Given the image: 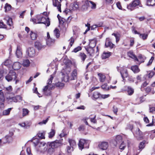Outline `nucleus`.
Wrapping results in <instances>:
<instances>
[{
    "label": "nucleus",
    "mask_w": 155,
    "mask_h": 155,
    "mask_svg": "<svg viewBox=\"0 0 155 155\" xmlns=\"http://www.w3.org/2000/svg\"><path fill=\"white\" fill-rule=\"evenodd\" d=\"M62 139L56 140L54 141L48 142L47 145L50 147L48 150V152L50 153L54 152L53 149L57 148L62 145Z\"/></svg>",
    "instance_id": "nucleus-1"
},
{
    "label": "nucleus",
    "mask_w": 155,
    "mask_h": 155,
    "mask_svg": "<svg viewBox=\"0 0 155 155\" xmlns=\"http://www.w3.org/2000/svg\"><path fill=\"white\" fill-rule=\"evenodd\" d=\"M138 6L140 7L142 6L140 0H134L127 5V8L128 10L132 11L138 8L137 6Z\"/></svg>",
    "instance_id": "nucleus-2"
},
{
    "label": "nucleus",
    "mask_w": 155,
    "mask_h": 155,
    "mask_svg": "<svg viewBox=\"0 0 155 155\" xmlns=\"http://www.w3.org/2000/svg\"><path fill=\"white\" fill-rule=\"evenodd\" d=\"M16 78L17 75L16 73L13 71H10L9 74L5 77L6 79L8 81H10L12 80L15 81L16 84L19 81L17 79L16 80Z\"/></svg>",
    "instance_id": "nucleus-3"
},
{
    "label": "nucleus",
    "mask_w": 155,
    "mask_h": 155,
    "mask_svg": "<svg viewBox=\"0 0 155 155\" xmlns=\"http://www.w3.org/2000/svg\"><path fill=\"white\" fill-rule=\"evenodd\" d=\"M89 7H91V8L94 9L96 8V5L92 1L86 0L84 4L82 6V9L84 10H86Z\"/></svg>",
    "instance_id": "nucleus-4"
},
{
    "label": "nucleus",
    "mask_w": 155,
    "mask_h": 155,
    "mask_svg": "<svg viewBox=\"0 0 155 155\" xmlns=\"http://www.w3.org/2000/svg\"><path fill=\"white\" fill-rule=\"evenodd\" d=\"M41 19V21H40V22H37L36 19L34 18L32 19L31 21L35 24H44L47 26H48L50 25L49 19L48 17L42 16Z\"/></svg>",
    "instance_id": "nucleus-5"
},
{
    "label": "nucleus",
    "mask_w": 155,
    "mask_h": 155,
    "mask_svg": "<svg viewBox=\"0 0 155 155\" xmlns=\"http://www.w3.org/2000/svg\"><path fill=\"white\" fill-rule=\"evenodd\" d=\"M87 140L84 139H81L79 141V143L78 144L79 148L82 150L84 148H88L89 144L88 143Z\"/></svg>",
    "instance_id": "nucleus-6"
},
{
    "label": "nucleus",
    "mask_w": 155,
    "mask_h": 155,
    "mask_svg": "<svg viewBox=\"0 0 155 155\" xmlns=\"http://www.w3.org/2000/svg\"><path fill=\"white\" fill-rule=\"evenodd\" d=\"M26 53L28 57H34L36 55L35 49L33 47L29 48L26 50Z\"/></svg>",
    "instance_id": "nucleus-7"
},
{
    "label": "nucleus",
    "mask_w": 155,
    "mask_h": 155,
    "mask_svg": "<svg viewBox=\"0 0 155 155\" xmlns=\"http://www.w3.org/2000/svg\"><path fill=\"white\" fill-rule=\"evenodd\" d=\"M96 44V41L94 40H92L90 42L89 46L90 48L87 49L86 50L90 55H91V53L93 52V49L92 48L95 46Z\"/></svg>",
    "instance_id": "nucleus-8"
},
{
    "label": "nucleus",
    "mask_w": 155,
    "mask_h": 155,
    "mask_svg": "<svg viewBox=\"0 0 155 155\" xmlns=\"http://www.w3.org/2000/svg\"><path fill=\"white\" fill-rule=\"evenodd\" d=\"M108 145L109 143L108 142L104 141L99 142L98 146L100 149L104 150L107 149Z\"/></svg>",
    "instance_id": "nucleus-9"
},
{
    "label": "nucleus",
    "mask_w": 155,
    "mask_h": 155,
    "mask_svg": "<svg viewBox=\"0 0 155 155\" xmlns=\"http://www.w3.org/2000/svg\"><path fill=\"white\" fill-rule=\"evenodd\" d=\"M33 141V142L35 147L37 146L40 147L44 146L46 144V143L45 142L38 140L37 139H34Z\"/></svg>",
    "instance_id": "nucleus-10"
},
{
    "label": "nucleus",
    "mask_w": 155,
    "mask_h": 155,
    "mask_svg": "<svg viewBox=\"0 0 155 155\" xmlns=\"http://www.w3.org/2000/svg\"><path fill=\"white\" fill-rule=\"evenodd\" d=\"M54 87H51L50 88L48 85H47L43 89V92L44 94L46 96L50 95L51 94V89H52Z\"/></svg>",
    "instance_id": "nucleus-11"
},
{
    "label": "nucleus",
    "mask_w": 155,
    "mask_h": 155,
    "mask_svg": "<svg viewBox=\"0 0 155 155\" xmlns=\"http://www.w3.org/2000/svg\"><path fill=\"white\" fill-rule=\"evenodd\" d=\"M4 101L3 93L1 90H0V109L3 108L4 107Z\"/></svg>",
    "instance_id": "nucleus-12"
},
{
    "label": "nucleus",
    "mask_w": 155,
    "mask_h": 155,
    "mask_svg": "<svg viewBox=\"0 0 155 155\" xmlns=\"http://www.w3.org/2000/svg\"><path fill=\"white\" fill-rule=\"evenodd\" d=\"M125 91L127 93L128 95H132L134 92V89L130 86H125L124 87Z\"/></svg>",
    "instance_id": "nucleus-13"
},
{
    "label": "nucleus",
    "mask_w": 155,
    "mask_h": 155,
    "mask_svg": "<svg viewBox=\"0 0 155 155\" xmlns=\"http://www.w3.org/2000/svg\"><path fill=\"white\" fill-rule=\"evenodd\" d=\"M120 73L124 81L125 80V78L129 76L127 70L126 68H124L120 71Z\"/></svg>",
    "instance_id": "nucleus-14"
},
{
    "label": "nucleus",
    "mask_w": 155,
    "mask_h": 155,
    "mask_svg": "<svg viewBox=\"0 0 155 155\" xmlns=\"http://www.w3.org/2000/svg\"><path fill=\"white\" fill-rule=\"evenodd\" d=\"M35 46L38 50L44 48L45 47V45H43L41 42L39 41H36L35 42Z\"/></svg>",
    "instance_id": "nucleus-15"
},
{
    "label": "nucleus",
    "mask_w": 155,
    "mask_h": 155,
    "mask_svg": "<svg viewBox=\"0 0 155 155\" xmlns=\"http://www.w3.org/2000/svg\"><path fill=\"white\" fill-rule=\"evenodd\" d=\"M145 143L146 141L145 140H143L140 143L138 146L139 149L138 150L139 151L138 153H136L135 155H138L139 153L145 147Z\"/></svg>",
    "instance_id": "nucleus-16"
},
{
    "label": "nucleus",
    "mask_w": 155,
    "mask_h": 155,
    "mask_svg": "<svg viewBox=\"0 0 155 155\" xmlns=\"http://www.w3.org/2000/svg\"><path fill=\"white\" fill-rule=\"evenodd\" d=\"M13 140L12 137L9 135H7L2 139L3 143H9L12 141Z\"/></svg>",
    "instance_id": "nucleus-17"
},
{
    "label": "nucleus",
    "mask_w": 155,
    "mask_h": 155,
    "mask_svg": "<svg viewBox=\"0 0 155 155\" xmlns=\"http://www.w3.org/2000/svg\"><path fill=\"white\" fill-rule=\"evenodd\" d=\"M144 101V97L143 96L141 97H137L135 101V103L134 104H139L143 102Z\"/></svg>",
    "instance_id": "nucleus-18"
},
{
    "label": "nucleus",
    "mask_w": 155,
    "mask_h": 155,
    "mask_svg": "<svg viewBox=\"0 0 155 155\" xmlns=\"http://www.w3.org/2000/svg\"><path fill=\"white\" fill-rule=\"evenodd\" d=\"M16 55L18 58L21 57L22 55L21 48L19 46H18L16 50Z\"/></svg>",
    "instance_id": "nucleus-19"
},
{
    "label": "nucleus",
    "mask_w": 155,
    "mask_h": 155,
    "mask_svg": "<svg viewBox=\"0 0 155 155\" xmlns=\"http://www.w3.org/2000/svg\"><path fill=\"white\" fill-rule=\"evenodd\" d=\"M114 46V45L111 41H109L107 39L105 44V46L106 48L110 47V48L112 49Z\"/></svg>",
    "instance_id": "nucleus-20"
},
{
    "label": "nucleus",
    "mask_w": 155,
    "mask_h": 155,
    "mask_svg": "<svg viewBox=\"0 0 155 155\" xmlns=\"http://www.w3.org/2000/svg\"><path fill=\"white\" fill-rule=\"evenodd\" d=\"M21 66V64L19 62H15L13 65V68L15 70H17L20 68Z\"/></svg>",
    "instance_id": "nucleus-21"
},
{
    "label": "nucleus",
    "mask_w": 155,
    "mask_h": 155,
    "mask_svg": "<svg viewBox=\"0 0 155 155\" xmlns=\"http://www.w3.org/2000/svg\"><path fill=\"white\" fill-rule=\"evenodd\" d=\"M128 55L130 58L134 59L135 61H139V59L137 57L133 54V52L129 51L127 53Z\"/></svg>",
    "instance_id": "nucleus-22"
},
{
    "label": "nucleus",
    "mask_w": 155,
    "mask_h": 155,
    "mask_svg": "<svg viewBox=\"0 0 155 155\" xmlns=\"http://www.w3.org/2000/svg\"><path fill=\"white\" fill-rule=\"evenodd\" d=\"M110 96L109 94H101L100 93H97V101L101 98L105 99Z\"/></svg>",
    "instance_id": "nucleus-23"
},
{
    "label": "nucleus",
    "mask_w": 155,
    "mask_h": 155,
    "mask_svg": "<svg viewBox=\"0 0 155 155\" xmlns=\"http://www.w3.org/2000/svg\"><path fill=\"white\" fill-rule=\"evenodd\" d=\"M55 74V73H54L53 74L51 75L50 76V78L49 79L48 81L47 85H48L50 88H51V87H54V86L51 84L52 82V80L54 78L53 75H54V74Z\"/></svg>",
    "instance_id": "nucleus-24"
},
{
    "label": "nucleus",
    "mask_w": 155,
    "mask_h": 155,
    "mask_svg": "<svg viewBox=\"0 0 155 155\" xmlns=\"http://www.w3.org/2000/svg\"><path fill=\"white\" fill-rule=\"evenodd\" d=\"M77 78V71L76 70L74 69L71 74V80H74Z\"/></svg>",
    "instance_id": "nucleus-25"
},
{
    "label": "nucleus",
    "mask_w": 155,
    "mask_h": 155,
    "mask_svg": "<svg viewBox=\"0 0 155 155\" xmlns=\"http://www.w3.org/2000/svg\"><path fill=\"white\" fill-rule=\"evenodd\" d=\"M61 78L62 80L65 82H67L69 80V77L67 74H62Z\"/></svg>",
    "instance_id": "nucleus-26"
},
{
    "label": "nucleus",
    "mask_w": 155,
    "mask_h": 155,
    "mask_svg": "<svg viewBox=\"0 0 155 155\" xmlns=\"http://www.w3.org/2000/svg\"><path fill=\"white\" fill-rule=\"evenodd\" d=\"M111 52H104L101 55V58L103 59H105L109 58Z\"/></svg>",
    "instance_id": "nucleus-27"
},
{
    "label": "nucleus",
    "mask_w": 155,
    "mask_h": 155,
    "mask_svg": "<svg viewBox=\"0 0 155 155\" xmlns=\"http://www.w3.org/2000/svg\"><path fill=\"white\" fill-rule=\"evenodd\" d=\"M115 141L116 144H119L123 142L122 141V137L121 136L118 135L116 136V137Z\"/></svg>",
    "instance_id": "nucleus-28"
},
{
    "label": "nucleus",
    "mask_w": 155,
    "mask_h": 155,
    "mask_svg": "<svg viewBox=\"0 0 155 155\" xmlns=\"http://www.w3.org/2000/svg\"><path fill=\"white\" fill-rule=\"evenodd\" d=\"M131 69L135 73H138L140 71V70L137 65H134L132 66L131 68Z\"/></svg>",
    "instance_id": "nucleus-29"
},
{
    "label": "nucleus",
    "mask_w": 155,
    "mask_h": 155,
    "mask_svg": "<svg viewBox=\"0 0 155 155\" xmlns=\"http://www.w3.org/2000/svg\"><path fill=\"white\" fill-rule=\"evenodd\" d=\"M74 150V147L70 146H68L66 148V151L68 155H71V152Z\"/></svg>",
    "instance_id": "nucleus-30"
},
{
    "label": "nucleus",
    "mask_w": 155,
    "mask_h": 155,
    "mask_svg": "<svg viewBox=\"0 0 155 155\" xmlns=\"http://www.w3.org/2000/svg\"><path fill=\"white\" fill-rule=\"evenodd\" d=\"M99 80L100 82H103L104 81L106 77L102 73H99L97 74Z\"/></svg>",
    "instance_id": "nucleus-31"
},
{
    "label": "nucleus",
    "mask_w": 155,
    "mask_h": 155,
    "mask_svg": "<svg viewBox=\"0 0 155 155\" xmlns=\"http://www.w3.org/2000/svg\"><path fill=\"white\" fill-rule=\"evenodd\" d=\"M68 141L69 143V146L74 147L76 146V143L74 140L71 139H68Z\"/></svg>",
    "instance_id": "nucleus-32"
},
{
    "label": "nucleus",
    "mask_w": 155,
    "mask_h": 155,
    "mask_svg": "<svg viewBox=\"0 0 155 155\" xmlns=\"http://www.w3.org/2000/svg\"><path fill=\"white\" fill-rule=\"evenodd\" d=\"M58 18L59 20L60 25L61 26L63 25L65 22V19L59 16V15H58Z\"/></svg>",
    "instance_id": "nucleus-33"
},
{
    "label": "nucleus",
    "mask_w": 155,
    "mask_h": 155,
    "mask_svg": "<svg viewBox=\"0 0 155 155\" xmlns=\"http://www.w3.org/2000/svg\"><path fill=\"white\" fill-rule=\"evenodd\" d=\"M54 39H52L51 38H49L48 39V40L47 41V44L48 46H51L54 44Z\"/></svg>",
    "instance_id": "nucleus-34"
},
{
    "label": "nucleus",
    "mask_w": 155,
    "mask_h": 155,
    "mask_svg": "<svg viewBox=\"0 0 155 155\" xmlns=\"http://www.w3.org/2000/svg\"><path fill=\"white\" fill-rule=\"evenodd\" d=\"M147 5L149 6H155V0H147Z\"/></svg>",
    "instance_id": "nucleus-35"
},
{
    "label": "nucleus",
    "mask_w": 155,
    "mask_h": 155,
    "mask_svg": "<svg viewBox=\"0 0 155 155\" xmlns=\"http://www.w3.org/2000/svg\"><path fill=\"white\" fill-rule=\"evenodd\" d=\"M37 135L38 137L41 139H44L45 138V132L44 131L41 132L40 131L37 134Z\"/></svg>",
    "instance_id": "nucleus-36"
},
{
    "label": "nucleus",
    "mask_w": 155,
    "mask_h": 155,
    "mask_svg": "<svg viewBox=\"0 0 155 155\" xmlns=\"http://www.w3.org/2000/svg\"><path fill=\"white\" fill-rule=\"evenodd\" d=\"M19 125H20L21 127H23L24 128L27 129L30 126L29 125H28V122H24L21 124H19Z\"/></svg>",
    "instance_id": "nucleus-37"
},
{
    "label": "nucleus",
    "mask_w": 155,
    "mask_h": 155,
    "mask_svg": "<svg viewBox=\"0 0 155 155\" xmlns=\"http://www.w3.org/2000/svg\"><path fill=\"white\" fill-rule=\"evenodd\" d=\"M55 133V130L51 129V132L48 133V137L51 138L53 137Z\"/></svg>",
    "instance_id": "nucleus-38"
},
{
    "label": "nucleus",
    "mask_w": 155,
    "mask_h": 155,
    "mask_svg": "<svg viewBox=\"0 0 155 155\" xmlns=\"http://www.w3.org/2000/svg\"><path fill=\"white\" fill-rule=\"evenodd\" d=\"M12 108H8L6 110H4L3 112V114L4 115H9L12 110Z\"/></svg>",
    "instance_id": "nucleus-39"
},
{
    "label": "nucleus",
    "mask_w": 155,
    "mask_h": 155,
    "mask_svg": "<svg viewBox=\"0 0 155 155\" xmlns=\"http://www.w3.org/2000/svg\"><path fill=\"white\" fill-rule=\"evenodd\" d=\"M30 64L29 61L28 59L24 60L22 63V65L24 66L28 67Z\"/></svg>",
    "instance_id": "nucleus-40"
},
{
    "label": "nucleus",
    "mask_w": 155,
    "mask_h": 155,
    "mask_svg": "<svg viewBox=\"0 0 155 155\" xmlns=\"http://www.w3.org/2000/svg\"><path fill=\"white\" fill-rule=\"evenodd\" d=\"M55 85L57 87L62 88L64 87V84L63 83L60 82H58L57 83H55Z\"/></svg>",
    "instance_id": "nucleus-41"
},
{
    "label": "nucleus",
    "mask_w": 155,
    "mask_h": 155,
    "mask_svg": "<svg viewBox=\"0 0 155 155\" xmlns=\"http://www.w3.org/2000/svg\"><path fill=\"white\" fill-rule=\"evenodd\" d=\"M31 39L32 40H35L37 37V35L35 33H33L32 31L30 34Z\"/></svg>",
    "instance_id": "nucleus-42"
},
{
    "label": "nucleus",
    "mask_w": 155,
    "mask_h": 155,
    "mask_svg": "<svg viewBox=\"0 0 155 155\" xmlns=\"http://www.w3.org/2000/svg\"><path fill=\"white\" fill-rule=\"evenodd\" d=\"M107 84L105 83L102 85L101 86V87L103 90L106 91H107L109 90V87H107Z\"/></svg>",
    "instance_id": "nucleus-43"
},
{
    "label": "nucleus",
    "mask_w": 155,
    "mask_h": 155,
    "mask_svg": "<svg viewBox=\"0 0 155 155\" xmlns=\"http://www.w3.org/2000/svg\"><path fill=\"white\" fill-rule=\"evenodd\" d=\"M149 33L147 34H140V36H141V37L143 40H146L147 39Z\"/></svg>",
    "instance_id": "nucleus-44"
},
{
    "label": "nucleus",
    "mask_w": 155,
    "mask_h": 155,
    "mask_svg": "<svg viewBox=\"0 0 155 155\" xmlns=\"http://www.w3.org/2000/svg\"><path fill=\"white\" fill-rule=\"evenodd\" d=\"M136 134L137 135V137H140L142 135V132L138 128H137L136 130Z\"/></svg>",
    "instance_id": "nucleus-45"
},
{
    "label": "nucleus",
    "mask_w": 155,
    "mask_h": 155,
    "mask_svg": "<svg viewBox=\"0 0 155 155\" xmlns=\"http://www.w3.org/2000/svg\"><path fill=\"white\" fill-rule=\"evenodd\" d=\"M11 8V6L10 5L8 4H6L5 6V12H6L7 11L10 10Z\"/></svg>",
    "instance_id": "nucleus-46"
},
{
    "label": "nucleus",
    "mask_w": 155,
    "mask_h": 155,
    "mask_svg": "<svg viewBox=\"0 0 155 155\" xmlns=\"http://www.w3.org/2000/svg\"><path fill=\"white\" fill-rule=\"evenodd\" d=\"M81 59L84 61L86 58V55L84 53H81L80 54Z\"/></svg>",
    "instance_id": "nucleus-47"
},
{
    "label": "nucleus",
    "mask_w": 155,
    "mask_h": 155,
    "mask_svg": "<svg viewBox=\"0 0 155 155\" xmlns=\"http://www.w3.org/2000/svg\"><path fill=\"white\" fill-rule=\"evenodd\" d=\"M23 116H25L27 115L29 113V110L27 109L23 108L22 109Z\"/></svg>",
    "instance_id": "nucleus-48"
},
{
    "label": "nucleus",
    "mask_w": 155,
    "mask_h": 155,
    "mask_svg": "<svg viewBox=\"0 0 155 155\" xmlns=\"http://www.w3.org/2000/svg\"><path fill=\"white\" fill-rule=\"evenodd\" d=\"M7 23L9 26H12L13 24L12 19L11 18H8L7 20Z\"/></svg>",
    "instance_id": "nucleus-49"
},
{
    "label": "nucleus",
    "mask_w": 155,
    "mask_h": 155,
    "mask_svg": "<svg viewBox=\"0 0 155 155\" xmlns=\"http://www.w3.org/2000/svg\"><path fill=\"white\" fill-rule=\"evenodd\" d=\"M54 34L57 38H58L60 36V33L58 29L56 28L54 31Z\"/></svg>",
    "instance_id": "nucleus-50"
},
{
    "label": "nucleus",
    "mask_w": 155,
    "mask_h": 155,
    "mask_svg": "<svg viewBox=\"0 0 155 155\" xmlns=\"http://www.w3.org/2000/svg\"><path fill=\"white\" fill-rule=\"evenodd\" d=\"M125 147V145L124 143V142H122L119 146V149L122 150H123Z\"/></svg>",
    "instance_id": "nucleus-51"
},
{
    "label": "nucleus",
    "mask_w": 155,
    "mask_h": 155,
    "mask_svg": "<svg viewBox=\"0 0 155 155\" xmlns=\"http://www.w3.org/2000/svg\"><path fill=\"white\" fill-rule=\"evenodd\" d=\"M92 99L94 101H96L97 99V92H95L93 94L92 97Z\"/></svg>",
    "instance_id": "nucleus-52"
},
{
    "label": "nucleus",
    "mask_w": 155,
    "mask_h": 155,
    "mask_svg": "<svg viewBox=\"0 0 155 155\" xmlns=\"http://www.w3.org/2000/svg\"><path fill=\"white\" fill-rule=\"evenodd\" d=\"M42 15H38L36 17V21L37 22H40V21H41L42 20Z\"/></svg>",
    "instance_id": "nucleus-53"
},
{
    "label": "nucleus",
    "mask_w": 155,
    "mask_h": 155,
    "mask_svg": "<svg viewBox=\"0 0 155 155\" xmlns=\"http://www.w3.org/2000/svg\"><path fill=\"white\" fill-rule=\"evenodd\" d=\"M155 74V72L152 71L150 72L147 75H146V76H147L149 78H151Z\"/></svg>",
    "instance_id": "nucleus-54"
},
{
    "label": "nucleus",
    "mask_w": 155,
    "mask_h": 155,
    "mask_svg": "<svg viewBox=\"0 0 155 155\" xmlns=\"http://www.w3.org/2000/svg\"><path fill=\"white\" fill-rule=\"evenodd\" d=\"M81 48L80 46H78L74 49L73 52L76 53L79 51H80L81 50Z\"/></svg>",
    "instance_id": "nucleus-55"
},
{
    "label": "nucleus",
    "mask_w": 155,
    "mask_h": 155,
    "mask_svg": "<svg viewBox=\"0 0 155 155\" xmlns=\"http://www.w3.org/2000/svg\"><path fill=\"white\" fill-rule=\"evenodd\" d=\"M69 41H70L69 44L70 45V47H71L72 46V45L74 42V38L72 37H71L70 39L69 40Z\"/></svg>",
    "instance_id": "nucleus-56"
},
{
    "label": "nucleus",
    "mask_w": 155,
    "mask_h": 155,
    "mask_svg": "<svg viewBox=\"0 0 155 155\" xmlns=\"http://www.w3.org/2000/svg\"><path fill=\"white\" fill-rule=\"evenodd\" d=\"M78 8V5L76 3H74L72 5V8L73 9H77Z\"/></svg>",
    "instance_id": "nucleus-57"
},
{
    "label": "nucleus",
    "mask_w": 155,
    "mask_h": 155,
    "mask_svg": "<svg viewBox=\"0 0 155 155\" xmlns=\"http://www.w3.org/2000/svg\"><path fill=\"white\" fill-rule=\"evenodd\" d=\"M48 120V118H47L46 120H43L42 122H39L38 124L40 125H41L42 124H45Z\"/></svg>",
    "instance_id": "nucleus-58"
},
{
    "label": "nucleus",
    "mask_w": 155,
    "mask_h": 155,
    "mask_svg": "<svg viewBox=\"0 0 155 155\" xmlns=\"http://www.w3.org/2000/svg\"><path fill=\"white\" fill-rule=\"evenodd\" d=\"M113 111L115 114H117V113L118 111V108L115 106H114L113 107Z\"/></svg>",
    "instance_id": "nucleus-59"
},
{
    "label": "nucleus",
    "mask_w": 155,
    "mask_h": 155,
    "mask_svg": "<svg viewBox=\"0 0 155 155\" xmlns=\"http://www.w3.org/2000/svg\"><path fill=\"white\" fill-rule=\"evenodd\" d=\"M154 59V57H153V56L152 57H151L148 63L147 64V65L149 66V65H150V64H152Z\"/></svg>",
    "instance_id": "nucleus-60"
},
{
    "label": "nucleus",
    "mask_w": 155,
    "mask_h": 155,
    "mask_svg": "<svg viewBox=\"0 0 155 155\" xmlns=\"http://www.w3.org/2000/svg\"><path fill=\"white\" fill-rule=\"evenodd\" d=\"M26 11L25 10L21 13L20 14L19 17L20 18H23L24 16V14L25 12Z\"/></svg>",
    "instance_id": "nucleus-61"
},
{
    "label": "nucleus",
    "mask_w": 155,
    "mask_h": 155,
    "mask_svg": "<svg viewBox=\"0 0 155 155\" xmlns=\"http://www.w3.org/2000/svg\"><path fill=\"white\" fill-rule=\"evenodd\" d=\"M153 111H155V107H149V112L150 113H153Z\"/></svg>",
    "instance_id": "nucleus-62"
},
{
    "label": "nucleus",
    "mask_w": 155,
    "mask_h": 155,
    "mask_svg": "<svg viewBox=\"0 0 155 155\" xmlns=\"http://www.w3.org/2000/svg\"><path fill=\"white\" fill-rule=\"evenodd\" d=\"M151 89L150 87H147L145 91L147 93H149L151 91Z\"/></svg>",
    "instance_id": "nucleus-63"
},
{
    "label": "nucleus",
    "mask_w": 155,
    "mask_h": 155,
    "mask_svg": "<svg viewBox=\"0 0 155 155\" xmlns=\"http://www.w3.org/2000/svg\"><path fill=\"white\" fill-rule=\"evenodd\" d=\"M117 7L120 9H122V6L120 2H118L116 3Z\"/></svg>",
    "instance_id": "nucleus-64"
}]
</instances>
